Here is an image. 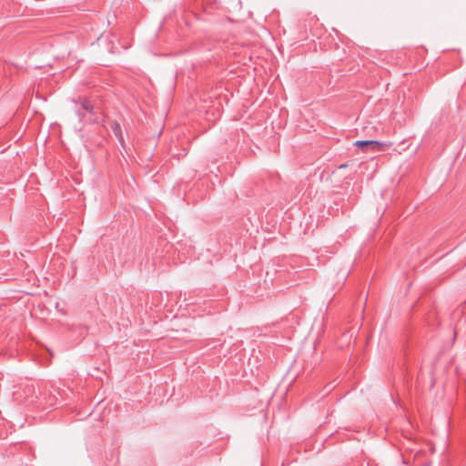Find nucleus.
Masks as SVG:
<instances>
[{
  "mask_svg": "<svg viewBox=\"0 0 466 466\" xmlns=\"http://www.w3.org/2000/svg\"><path fill=\"white\" fill-rule=\"evenodd\" d=\"M392 144L390 142H380L376 140H358L355 142V146L360 148L370 147L373 151H380L384 148H388Z\"/></svg>",
  "mask_w": 466,
  "mask_h": 466,
  "instance_id": "1",
  "label": "nucleus"
},
{
  "mask_svg": "<svg viewBox=\"0 0 466 466\" xmlns=\"http://www.w3.org/2000/svg\"><path fill=\"white\" fill-rule=\"evenodd\" d=\"M23 391L25 394L24 402L33 403L34 399L36 398L35 388L33 385H27L23 389Z\"/></svg>",
  "mask_w": 466,
  "mask_h": 466,
  "instance_id": "2",
  "label": "nucleus"
},
{
  "mask_svg": "<svg viewBox=\"0 0 466 466\" xmlns=\"http://www.w3.org/2000/svg\"><path fill=\"white\" fill-rule=\"evenodd\" d=\"M81 106L83 109H85L86 111H87L89 113H91L93 111V106H91L90 101H88V100H84L81 103Z\"/></svg>",
  "mask_w": 466,
  "mask_h": 466,
  "instance_id": "3",
  "label": "nucleus"
},
{
  "mask_svg": "<svg viewBox=\"0 0 466 466\" xmlns=\"http://www.w3.org/2000/svg\"><path fill=\"white\" fill-rule=\"evenodd\" d=\"M14 397L16 400H19L21 402H23L22 400H20V398L22 397V393L20 392V390H17L14 393Z\"/></svg>",
  "mask_w": 466,
  "mask_h": 466,
  "instance_id": "4",
  "label": "nucleus"
},
{
  "mask_svg": "<svg viewBox=\"0 0 466 466\" xmlns=\"http://www.w3.org/2000/svg\"><path fill=\"white\" fill-rule=\"evenodd\" d=\"M115 126H116V127H115V131H116V130H120V127H119V125H118V124H116Z\"/></svg>",
  "mask_w": 466,
  "mask_h": 466,
  "instance_id": "5",
  "label": "nucleus"
},
{
  "mask_svg": "<svg viewBox=\"0 0 466 466\" xmlns=\"http://www.w3.org/2000/svg\"><path fill=\"white\" fill-rule=\"evenodd\" d=\"M347 167V164H342L339 166V168H345Z\"/></svg>",
  "mask_w": 466,
  "mask_h": 466,
  "instance_id": "6",
  "label": "nucleus"
}]
</instances>
